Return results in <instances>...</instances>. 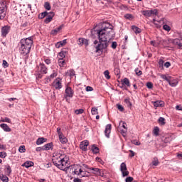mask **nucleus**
Returning a JSON list of instances; mask_svg holds the SVG:
<instances>
[{"label": "nucleus", "instance_id": "19", "mask_svg": "<svg viewBox=\"0 0 182 182\" xmlns=\"http://www.w3.org/2000/svg\"><path fill=\"white\" fill-rule=\"evenodd\" d=\"M44 151L51 150L53 149V143L50 142L48 144H45L43 146Z\"/></svg>", "mask_w": 182, "mask_h": 182}, {"label": "nucleus", "instance_id": "31", "mask_svg": "<svg viewBox=\"0 0 182 182\" xmlns=\"http://www.w3.org/2000/svg\"><path fill=\"white\" fill-rule=\"evenodd\" d=\"M58 64L60 68H63L66 65V61L62 58L58 59Z\"/></svg>", "mask_w": 182, "mask_h": 182}, {"label": "nucleus", "instance_id": "58", "mask_svg": "<svg viewBox=\"0 0 182 182\" xmlns=\"http://www.w3.org/2000/svg\"><path fill=\"white\" fill-rule=\"evenodd\" d=\"M2 65H3V68H8V66H9V64L5 60H3V64Z\"/></svg>", "mask_w": 182, "mask_h": 182}, {"label": "nucleus", "instance_id": "16", "mask_svg": "<svg viewBox=\"0 0 182 182\" xmlns=\"http://www.w3.org/2000/svg\"><path fill=\"white\" fill-rule=\"evenodd\" d=\"M0 127H1L4 132H12V129L6 124H1Z\"/></svg>", "mask_w": 182, "mask_h": 182}, {"label": "nucleus", "instance_id": "3", "mask_svg": "<svg viewBox=\"0 0 182 182\" xmlns=\"http://www.w3.org/2000/svg\"><path fill=\"white\" fill-rule=\"evenodd\" d=\"M20 44L24 45L31 49L32 48V45H33V40H32V37L23 38L20 41Z\"/></svg>", "mask_w": 182, "mask_h": 182}, {"label": "nucleus", "instance_id": "46", "mask_svg": "<svg viewBox=\"0 0 182 182\" xmlns=\"http://www.w3.org/2000/svg\"><path fill=\"white\" fill-rule=\"evenodd\" d=\"M160 77H161V79L166 80V82H168L170 80V77H167V76H166V75L161 74V75H160Z\"/></svg>", "mask_w": 182, "mask_h": 182}, {"label": "nucleus", "instance_id": "51", "mask_svg": "<svg viewBox=\"0 0 182 182\" xmlns=\"http://www.w3.org/2000/svg\"><path fill=\"white\" fill-rule=\"evenodd\" d=\"M85 110L83 109H76L75 111V114H82Z\"/></svg>", "mask_w": 182, "mask_h": 182}, {"label": "nucleus", "instance_id": "35", "mask_svg": "<svg viewBox=\"0 0 182 182\" xmlns=\"http://www.w3.org/2000/svg\"><path fill=\"white\" fill-rule=\"evenodd\" d=\"M159 132H160V128H159V127H155L153 130V133L156 136V137H157V136H159Z\"/></svg>", "mask_w": 182, "mask_h": 182}, {"label": "nucleus", "instance_id": "49", "mask_svg": "<svg viewBox=\"0 0 182 182\" xmlns=\"http://www.w3.org/2000/svg\"><path fill=\"white\" fill-rule=\"evenodd\" d=\"M153 166H159V159L157 158H154L152 161Z\"/></svg>", "mask_w": 182, "mask_h": 182}, {"label": "nucleus", "instance_id": "36", "mask_svg": "<svg viewBox=\"0 0 182 182\" xmlns=\"http://www.w3.org/2000/svg\"><path fill=\"white\" fill-rule=\"evenodd\" d=\"M169 41H171V43H173V45H178L180 43V39L178 38H175V39L170 38Z\"/></svg>", "mask_w": 182, "mask_h": 182}, {"label": "nucleus", "instance_id": "39", "mask_svg": "<svg viewBox=\"0 0 182 182\" xmlns=\"http://www.w3.org/2000/svg\"><path fill=\"white\" fill-rule=\"evenodd\" d=\"M58 76V74L55 73H52L49 77H47V80H49L50 82L53 79L54 77H56Z\"/></svg>", "mask_w": 182, "mask_h": 182}, {"label": "nucleus", "instance_id": "9", "mask_svg": "<svg viewBox=\"0 0 182 182\" xmlns=\"http://www.w3.org/2000/svg\"><path fill=\"white\" fill-rule=\"evenodd\" d=\"M60 78H57L54 80L53 83V86L57 90H59L62 89V82L59 80Z\"/></svg>", "mask_w": 182, "mask_h": 182}, {"label": "nucleus", "instance_id": "41", "mask_svg": "<svg viewBox=\"0 0 182 182\" xmlns=\"http://www.w3.org/2000/svg\"><path fill=\"white\" fill-rule=\"evenodd\" d=\"M92 114H99V112H97V107H93L91 109Z\"/></svg>", "mask_w": 182, "mask_h": 182}, {"label": "nucleus", "instance_id": "22", "mask_svg": "<svg viewBox=\"0 0 182 182\" xmlns=\"http://www.w3.org/2000/svg\"><path fill=\"white\" fill-rule=\"evenodd\" d=\"M122 85H125L128 87H130V80L127 78L125 77L122 80Z\"/></svg>", "mask_w": 182, "mask_h": 182}, {"label": "nucleus", "instance_id": "25", "mask_svg": "<svg viewBox=\"0 0 182 182\" xmlns=\"http://www.w3.org/2000/svg\"><path fill=\"white\" fill-rule=\"evenodd\" d=\"M132 31H134V32L135 33H141V29H140V28H139V27H137V26H132Z\"/></svg>", "mask_w": 182, "mask_h": 182}, {"label": "nucleus", "instance_id": "21", "mask_svg": "<svg viewBox=\"0 0 182 182\" xmlns=\"http://www.w3.org/2000/svg\"><path fill=\"white\" fill-rule=\"evenodd\" d=\"M118 132H120L121 134H122L123 137H126L127 129H122V127H118Z\"/></svg>", "mask_w": 182, "mask_h": 182}, {"label": "nucleus", "instance_id": "37", "mask_svg": "<svg viewBox=\"0 0 182 182\" xmlns=\"http://www.w3.org/2000/svg\"><path fill=\"white\" fill-rule=\"evenodd\" d=\"M121 171H126L127 170V166L124 162L122 163L120 165Z\"/></svg>", "mask_w": 182, "mask_h": 182}, {"label": "nucleus", "instance_id": "18", "mask_svg": "<svg viewBox=\"0 0 182 182\" xmlns=\"http://www.w3.org/2000/svg\"><path fill=\"white\" fill-rule=\"evenodd\" d=\"M154 107H163V106H164V102L163 101H155L154 102Z\"/></svg>", "mask_w": 182, "mask_h": 182}, {"label": "nucleus", "instance_id": "50", "mask_svg": "<svg viewBox=\"0 0 182 182\" xmlns=\"http://www.w3.org/2000/svg\"><path fill=\"white\" fill-rule=\"evenodd\" d=\"M104 75H105L106 79H110V75H109L110 73H109V70H105L104 72Z\"/></svg>", "mask_w": 182, "mask_h": 182}, {"label": "nucleus", "instance_id": "29", "mask_svg": "<svg viewBox=\"0 0 182 182\" xmlns=\"http://www.w3.org/2000/svg\"><path fill=\"white\" fill-rule=\"evenodd\" d=\"M49 13L48 11H44L38 15V19H43L46 16H48Z\"/></svg>", "mask_w": 182, "mask_h": 182}, {"label": "nucleus", "instance_id": "38", "mask_svg": "<svg viewBox=\"0 0 182 182\" xmlns=\"http://www.w3.org/2000/svg\"><path fill=\"white\" fill-rule=\"evenodd\" d=\"M0 178L3 182H9V178L6 176L0 175Z\"/></svg>", "mask_w": 182, "mask_h": 182}, {"label": "nucleus", "instance_id": "52", "mask_svg": "<svg viewBox=\"0 0 182 182\" xmlns=\"http://www.w3.org/2000/svg\"><path fill=\"white\" fill-rule=\"evenodd\" d=\"M124 102L127 105L128 107H132V102H130V100L125 99Z\"/></svg>", "mask_w": 182, "mask_h": 182}, {"label": "nucleus", "instance_id": "34", "mask_svg": "<svg viewBox=\"0 0 182 182\" xmlns=\"http://www.w3.org/2000/svg\"><path fill=\"white\" fill-rule=\"evenodd\" d=\"M142 15H144V16H147V17L151 16L150 10H144L142 11Z\"/></svg>", "mask_w": 182, "mask_h": 182}, {"label": "nucleus", "instance_id": "4", "mask_svg": "<svg viewBox=\"0 0 182 182\" xmlns=\"http://www.w3.org/2000/svg\"><path fill=\"white\" fill-rule=\"evenodd\" d=\"M21 47L19 48L21 55L23 56H26L31 52V48L29 47H26V46L23 44H20Z\"/></svg>", "mask_w": 182, "mask_h": 182}, {"label": "nucleus", "instance_id": "45", "mask_svg": "<svg viewBox=\"0 0 182 182\" xmlns=\"http://www.w3.org/2000/svg\"><path fill=\"white\" fill-rule=\"evenodd\" d=\"M134 72L137 76H141V75L143 74V72H141V70H139V68H136L134 70Z\"/></svg>", "mask_w": 182, "mask_h": 182}, {"label": "nucleus", "instance_id": "8", "mask_svg": "<svg viewBox=\"0 0 182 182\" xmlns=\"http://www.w3.org/2000/svg\"><path fill=\"white\" fill-rule=\"evenodd\" d=\"M77 44L80 46H82V45H85V46H89V40L83 38H80L77 40Z\"/></svg>", "mask_w": 182, "mask_h": 182}, {"label": "nucleus", "instance_id": "64", "mask_svg": "<svg viewBox=\"0 0 182 182\" xmlns=\"http://www.w3.org/2000/svg\"><path fill=\"white\" fill-rule=\"evenodd\" d=\"M59 42H60V45H61L62 46H65V45H66V43H67L66 39L63 40V41H59Z\"/></svg>", "mask_w": 182, "mask_h": 182}, {"label": "nucleus", "instance_id": "30", "mask_svg": "<svg viewBox=\"0 0 182 182\" xmlns=\"http://www.w3.org/2000/svg\"><path fill=\"white\" fill-rule=\"evenodd\" d=\"M158 123L161 124V126H164L166 124V119L164 117H159L158 119Z\"/></svg>", "mask_w": 182, "mask_h": 182}, {"label": "nucleus", "instance_id": "53", "mask_svg": "<svg viewBox=\"0 0 182 182\" xmlns=\"http://www.w3.org/2000/svg\"><path fill=\"white\" fill-rule=\"evenodd\" d=\"M146 87L148 89H153V82H146Z\"/></svg>", "mask_w": 182, "mask_h": 182}, {"label": "nucleus", "instance_id": "17", "mask_svg": "<svg viewBox=\"0 0 182 182\" xmlns=\"http://www.w3.org/2000/svg\"><path fill=\"white\" fill-rule=\"evenodd\" d=\"M33 162L31 161H27L22 164V167H26V168H29V167H33Z\"/></svg>", "mask_w": 182, "mask_h": 182}, {"label": "nucleus", "instance_id": "6", "mask_svg": "<svg viewBox=\"0 0 182 182\" xmlns=\"http://www.w3.org/2000/svg\"><path fill=\"white\" fill-rule=\"evenodd\" d=\"M87 146H89V141H82L80 142V149L82 150V151H87Z\"/></svg>", "mask_w": 182, "mask_h": 182}, {"label": "nucleus", "instance_id": "63", "mask_svg": "<svg viewBox=\"0 0 182 182\" xmlns=\"http://www.w3.org/2000/svg\"><path fill=\"white\" fill-rule=\"evenodd\" d=\"M132 181H133V177L132 176H129L125 179V182H132Z\"/></svg>", "mask_w": 182, "mask_h": 182}, {"label": "nucleus", "instance_id": "44", "mask_svg": "<svg viewBox=\"0 0 182 182\" xmlns=\"http://www.w3.org/2000/svg\"><path fill=\"white\" fill-rule=\"evenodd\" d=\"M150 12H151V16H157L158 14H159V11L157 9H153V10H149Z\"/></svg>", "mask_w": 182, "mask_h": 182}, {"label": "nucleus", "instance_id": "59", "mask_svg": "<svg viewBox=\"0 0 182 182\" xmlns=\"http://www.w3.org/2000/svg\"><path fill=\"white\" fill-rule=\"evenodd\" d=\"M57 133H58L59 137H63V133H62V132H60V127L57 128Z\"/></svg>", "mask_w": 182, "mask_h": 182}, {"label": "nucleus", "instance_id": "23", "mask_svg": "<svg viewBox=\"0 0 182 182\" xmlns=\"http://www.w3.org/2000/svg\"><path fill=\"white\" fill-rule=\"evenodd\" d=\"M91 150L92 153H94V154H97V153H99L100 151L99 147L96 146L95 144H93L92 146Z\"/></svg>", "mask_w": 182, "mask_h": 182}, {"label": "nucleus", "instance_id": "60", "mask_svg": "<svg viewBox=\"0 0 182 182\" xmlns=\"http://www.w3.org/2000/svg\"><path fill=\"white\" fill-rule=\"evenodd\" d=\"M0 157L1 159H5V157H6V152L5 151L0 152Z\"/></svg>", "mask_w": 182, "mask_h": 182}, {"label": "nucleus", "instance_id": "56", "mask_svg": "<svg viewBox=\"0 0 182 182\" xmlns=\"http://www.w3.org/2000/svg\"><path fill=\"white\" fill-rule=\"evenodd\" d=\"M111 48L112 49H116V48H117V42L113 41L112 45H111Z\"/></svg>", "mask_w": 182, "mask_h": 182}, {"label": "nucleus", "instance_id": "14", "mask_svg": "<svg viewBox=\"0 0 182 182\" xmlns=\"http://www.w3.org/2000/svg\"><path fill=\"white\" fill-rule=\"evenodd\" d=\"M46 141H48V139L40 137L37 139L36 144H37V146H40V144H43V143H46Z\"/></svg>", "mask_w": 182, "mask_h": 182}, {"label": "nucleus", "instance_id": "28", "mask_svg": "<svg viewBox=\"0 0 182 182\" xmlns=\"http://www.w3.org/2000/svg\"><path fill=\"white\" fill-rule=\"evenodd\" d=\"M59 139L60 143H63V144H66V143H68V139H66V137L65 136V135H63V136H59Z\"/></svg>", "mask_w": 182, "mask_h": 182}, {"label": "nucleus", "instance_id": "33", "mask_svg": "<svg viewBox=\"0 0 182 182\" xmlns=\"http://www.w3.org/2000/svg\"><path fill=\"white\" fill-rule=\"evenodd\" d=\"M75 70H70L66 73V75L70 76V77H73V76H75Z\"/></svg>", "mask_w": 182, "mask_h": 182}, {"label": "nucleus", "instance_id": "43", "mask_svg": "<svg viewBox=\"0 0 182 182\" xmlns=\"http://www.w3.org/2000/svg\"><path fill=\"white\" fill-rule=\"evenodd\" d=\"M44 7H45V9L47 10V11H50V2H46L45 4H44Z\"/></svg>", "mask_w": 182, "mask_h": 182}, {"label": "nucleus", "instance_id": "13", "mask_svg": "<svg viewBox=\"0 0 182 182\" xmlns=\"http://www.w3.org/2000/svg\"><path fill=\"white\" fill-rule=\"evenodd\" d=\"M39 67L41 73H43V75H46V73H48V68H46L45 64L40 63Z\"/></svg>", "mask_w": 182, "mask_h": 182}, {"label": "nucleus", "instance_id": "32", "mask_svg": "<svg viewBox=\"0 0 182 182\" xmlns=\"http://www.w3.org/2000/svg\"><path fill=\"white\" fill-rule=\"evenodd\" d=\"M119 127H121V129H125L127 130V124L123 121H120Z\"/></svg>", "mask_w": 182, "mask_h": 182}, {"label": "nucleus", "instance_id": "27", "mask_svg": "<svg viewBox=\"0 0 182 182\" xmlns=\"http://www.w3.org/2000/svg\"><path fill=\"white\" fill-rule=\"evenodd\" d=\"M124 16L125 19H128V21H133L134 19V16H133V14H127Z\"/></svg>", "mask_w": 182, "mask_h": 182}, {"label": "nucleus", "instance_id": "42", "mask_svg": "<svg viewBox=\"0 0 182 182\" xmlns=\"http://www.w3.org/2000/svg\"><path fill=\"white\" fill-rule=\"evenodd\" d=\"M90 170H92L93 174H96L97 176V173L100 169L97 168H90Z\"/></svg>", "mask_w": 182, "mask_h": 182}, {"label": "nucleus", "instance_id": "47", "mask_svg": "<svg viewBox=\"0 0 182 182\" xmlns=\"http://www.w3.org/2000/svg\"><path fill=\"white\" fill-rule=\"evenodd\" d=\"M18 151L20 153H25V151H26V149H25V146L23 145L21 146L18 149Z\"/></svg>", "mask_w": 182, "mask_h": 182}, {"label": "nucleus", "instance_id": "5", "mask_svg": "<svg viewBox=\"0 0 182 182\" xmlns=\"http://www.w3.org/2000/svg\"><path fill=\"white\" fill-rule=\"evenodd\" d=\"M9 32H11V26H4L3 27H1V37L2 38H6V36L8 35V33H9Z\"/></svg>", "mask_w": 182, "mask_h": 182}, {"label": "nucleus", "instance_id": "57", "mask_svg": "<svg viewBox=\"0 0 182 182\" xmlns=\"http://www.w3.org/2000/svg\"><path fill=\"white\" fill-rule=\"evenodd\" d=\"M122 177H127L129 176V171H122Z\"/></svg>", "mask_w": 182, "mask_h": 182}, {"label": "nucleus", "instance_id": "62", "mask_svg": "<svg viewBox=\"0 0 182 182\" xmlns=\"http://www.w3.org/2000/svg\"><path fill=\"white\" fill-rule=\"evenodd\" d=\"M6 170H7V173L8 174H11V173H12V169L11 168V166L8 165L6 167Z\"/></svg>", "mask_w": 182, "mask_h": 182}, {"label": "nucleus", "instance_id": "40", "mask_svg": "<svg viewBox=\"0 0 182 182\" xmlns=\"http://www.w3.org/2000/svg\"><path fill=\"white\" fill-rule=\"evenodd\" d=\"M163 29L167 32H170V31H171V27L167 24H165L163 26Z\"/></svg>", "mask_w": 182, "mask_h": 182}, {"label": "nucleus", "instance_id": "1", "mask_svg": "<svg viewBox=\"0 0 182 182\" xmlns=\"http://www.w3.org/2000/svg\"><path fill=\"white\" fill-rule=\"evenodd\" d=\"M91 33H96L100 41V43L95 47L96 53H99V52L102 53L105 49H107V46H109V41H107V39L110 41V39L114 38L116 35L113 31V26L109 23H105L102 25V28L98 30L97 27H95L92 29Z\"/></svg>", "mask_w": 182, "mask_h": 182}, {"label": "nucleus", "instance_id": "55", "mask_svg": "<svg viewBox=\"0 0 182 182\" xmlns=\"http://www.w3.org/2000/svg\"><path fill=\"white\" fill-rule=\"evenodd\" d=\"M1 122H6V123H11V119H9L8 117H5L1 119Z\"/></svg>", "mask_w": 182, "mask_h": 182}, {"label": "nucleus", "instance_id": "15", "mask_svg": "<svg viewBox=\"0 0 182 182\" xmlns=\"http://www.w3.org/2000/svg\"><path fill=\"white\" fill-rule=\"evenodd\" d=\"M5 16H6V13L5 12V7H0V21L4 19Z\"/></svg>", "mask_w": 182, "mask_h": 182}, {"label": "nucleus", "instance_id": "61", "mask_svg": "<svg viewBox=\"0 0 182 182\" xmlns=\"http://www.w3.org/2000/svg\"><path fill=\"white\" fill-rule=\"evenodd\" d=\"M58 57H59V59H63L64 58L66 57V55H65V54H63V53L60 52L58 53Z\"/></svg>", "mask_w": 182, "mask_h": 182}, {"label": "nucleus", "instance_id": "20", "mask_svg": "<svg viewBox=\"0 0 182 182\" xmlns=\"http://www.w3.org/2000/svg\"><path fill=\"white\" fill-rule=\"evenodd\" d=\"M62 28H63V25H61L58 28H56L55 29L52 30L51 35H57L58 32L62 31Z\"/></svg>", "mask_w": 182, "mask_h": 182}, {"label": "nucleus", "instance_id": "24", "mask_svg": "<svg viewBox=\"0 0 182 182\" xmlns=\"http://www.w3.org/2000/svg\"><path fill=\"white\" fill-rule=\"evenodd\" d=\"M160 43L163 46H167V45H168L169 43H171V41H170V39H168V40H161L160 41Z\"/></svg>", "mask_w": 182, "mask_h": 182}, {"label": "nucleus", "instance_id": "7", "mask_svg": "<svg viewBox=\"0 0 182 182\" xmlns=\"http://www.w3.org/2000/svg\"><path fill=\"white\" fill-rule=\"evenodd\" d=\"M112 132V124H108L105 127V134L107 139H110V133Z\"/></svg>", "mask_w": 182, "mask_h": 182}, {"label": "nucleus", "instance_id": "26", "mask_svg": "<svg viewBox=\"0 0 182 182\" xmlns=\"http://www.w3.org/2000/svg\"><path fill=\"white\" fill-rule=\"evenodd\" d=\"M82 173H83V170H82V168H80L79 171H77V169L74 171V173L77 174V176H81L82 177H86V175L82 174Z\"/></svg>", "mask_w": 182, "mask_h": 182}, {"label": "nucleus", "instance_id": "2", "mask_svg": "<svg viewBox=\"0 0 182 182\" xmlns=\"http://www.w3.org/2000/svg\"><path fill=\"white\" fill-rule=\"evenodd\" d=\"M53 163L55 167L59 168V170H63L65 171L68 167H66V165L68 164V161L65 160V158H56L53 159Z\"/></svg>", "mask_w": 182, "mask_h": 182}, {"label": "nucleus", "instance_id": "12", "mask_svg": "<svg viewBox=\"0 0 182 182\" xmlns=\"http://www.w3.org/2000/svg\"><path fill=\"white\" fill-rule=\"evenodd\" d=\"M168 85L172 87H176L178 85V81L177 80L173 79V77H169V81H168Z\"/></svg>", "mask_w": 182, "mask_h": 182}, {"label": "nucleus", "instance_id": "48", "mask_svg": "<svg viewBox=\"0 0 182 182\" xmlns=\"http://www.w3.org/2000/svg\"><path fill=\"white\" fill-rule=\"evenodd\" d=\"M117 107L119 112H124V107L122 106L120 104H117Z\"/></svg>", "mask_w": 182, "mask_h": 182}, {"label": "nucleus", "instance_id": "11", "mask_svg": "<svg viewBox=\"0 0 182 182\" xmlns=\"http://www.w3.org/2000/svg\"><path fill=\"white\" fill-rule=\"evenodd\" d=\"M73 90L72 87L67 86L65 88V96L66 97H73Z\"/></svg>", "mask_w": 182, "mask_h": 182}, {"label": "nucleus", "instance_id": "10", "mask_svg": "<svg viewBox=\"0 0 182 182\" xmlns=\"http://www.w3.org/2000/svg\"><path fill=\"white\" fill-rule=\"evenodd\" d=\"M53 16H55V13L53 11L48 13L47 17L44 20L45 23H49L50 22H52Z\"/></svg>", "mask_w": 182, "mask_h": 182}, {"label": "nucleus", "instance_id": "54", "mask_svg": "<svg viewBox=\"0 0 182 182\" xmlns=\"http://www.w3.org/2000/svg\"><path fill=\"white\" fill-rule=\"evenodd\" d=\"M159 68H163V66L164 65V60L160 59L159 60Z\"/></svg>", "mask_w": 182, "mask_h": 182}]
</instances>
